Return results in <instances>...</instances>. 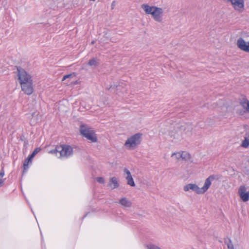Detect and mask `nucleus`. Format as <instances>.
Here are the masks:
<instances>
[{
  "instance_id": "f257e3e1",
  "label": "nucleus",
  "mask_w": 249,
  "mask_h": 249,
  "mask_svg": "<svg viewBox=\"0 0 249 249\" xmlns=\"http://www.w3.org/2000/svg\"><path fill=\"white\" fill-rule=\"evenodd\" d=\"M141 7L147 14L151 15L155 21L159 22H162L163 11L161 8L150 6L147 4H142Z\"/></svg>"
},
{
  "instance_id": "f03ea898",
  "label": "nucleus",
  "mask_w": 249,
  "mask_h": 249,
  "mask_svg": "<svg viewBox=\"0 0 249 249\" xmlns=\"http://www.w3.org/2000/svg\"><path fill=\"white\" fill-rule=\"evenodd\" d=\"M81 134L88 140L92 142H95L97 138L95 135L93 130L85 125H81L80 128Z\"/></svg>"
},
{
  "instance_id": "7ed1b4c3",
  "label": "nucleus",
  "mask_w": 249,
  "mask_h": 249,
  "mask_svg": "<svg viewBox=\"0 0 249 249\" xmlns=\"http://www.w3.org/2000/svg\"><path fill=\"white\" fill-rule=\"evenodd\" d=\"M58 148L59 158H68L72 154L73 149L70 145H58Z\"/></svg>"
},
{
  "instance_id": "20e7f679",
  "label": "nucleus",
  "mask_w": 249,
  "mask_h": 249,
  "mask_svg": "<svg viewBox=\"0 0 249 249\" xmlns=\"http://www.w3.org/2000/svg\"><path fill=\"white\" fill-rule=\"evenodd\" d=\"M18 76L20 84L32 81L31 75L28 73L23 69L20 67H17Z\"/></svg>"
},
{
  "instance_id": "39448f33",
  "label": "nucleus",
  "mask_w": 249,
  "mask_h": 249,
  "mask_svg": "<svg viewBox=\"0 0 249 249\" xmlns=\"http://www.w3.org/2000/svg\"><path fill=\"white\" fill-rule=\"evenodd\" d=\"M140 140V133H137L128 138L124 145L129 149H133L139 144Z\"/></svg>"
},
{
  "instance_id": "423d86ee",
  "label": "nucleus",
  "mask_w": 249,
  "mask_h": 249,
  "mask_svg": "<svg viewBox=\"0 0 249 249\" xmlns=\"http://www.w3.org/2000/svg\"><path fill=\"white\" fill-rule=\"evenodd\" d=\"M22 90L27 95H30L34 91L33 81L20 84Z\"/></svg>"
},
{
  "instance_id": "0eeeda50",
  "label": "nucleus",
  "mask_w": 249,
  "mask_h": 249,
  "mask_svg": "<svg viewBox=\"0 0 249 249\" xmlns=\"http://www.w3.org/2000/svg\"><path fill=\"white\" fill-rule=\"evenodd\" d=\"M236 44L240 50L249 52V42H246L243 38L240 37L237 40Z\"/></svg>"
},
{
  "instance_id": "6e6552de",
  "label": "nucleus",
  "mask_w": 249,
  "mask_h": 249,
  "mask_svg": "<svg viewBox=\"0 0 249 249\" xmlns=\"http://www.w3.org/2000/svg\"><path fill=\"white\" fill-rule=\"evenodd\" d=\"M247 188L245 186H241L238 190V194L241 199L246 202L249 200V192H247Z\"/></svg>"
},
{
  "instance_id": "1a4fd4ad",
  "label": "nucleus",
  "mask_w": 249,
  "mask_h": 249,
  "mask_svg": "<svg viewBox=\"0 0 249 249\" xmlns=\"http://www.w3.org/2000/svg\"><path fill=\"white\" fill-rule=\"evenodd\" d=\"M192 190L198 194H202L201 188L199 187L196 184L189 183L184 186V190L186 192L189 190Z\"/></svg>"
},
{
  "instance_id": "9d476101",
  "label": "nucleus",
  "mask_w": 249,
  "mask_h": 249,
  "mask_svg": "<svg viewBox=\"0 0 249 249\" xmlns=\"http://www.w3.org/2000/svg\"><path fill=\"white\" fill-rule=\"evenodd\" d=\"M215 179V176L214 175H211L209 176L206 180L204 183V186L201 188L202 194L206 192L210 187L211 182L212 180Z\"/></svg>"
},
{
  "instance_id": "9b49d317",
  "label": "nucleus",
  "mask_w": 249,
  "mask_h": 249,
  "mask_svg": "<svg viewBox=\"0 0 249 249\" xmlns=\"http://www.w3.org/2000/svg\"><path fill=\"white\" fill-rule=\"evenodd\" d=\"M230 1L233 5L235 10H239L240 8L244 7V0H226Z\"/></svg>"
},
{
  "instance_id": "f8f14e48",
  "label": "nucleus",
  "mask_w": 249,
  "mask_h": 249,
  "mask_svg": "<svg viewBox=\"0 0 249 249\" xmlns=\"http://www.w3.org/2000/svg\"><path fill=\"white\" fill-rule=\"evenodd\" d=\"M124 175H126L125 178L127 180V184L131 186H135V183L131 175L130 172L127 168L124 169Z\"/></svg>"
},
{
  "instance_id": "ddd939ff",
  "label": "nucleus",
  "mask_w": 249,
  "mask_h": 249,
  "mask_svg": "<svg viewBox=\"0 0 249 249\" xmlns=\"http://www.w3.org/2000/svg\"><path fill=\"white\" fill-rule=\"evenodd\" d=\"M120 204L125 207H130L131 206V202L126 198L124 197L121 199L119 201Z\"/></svg>"
},
{
  "instance_id": "4468645a",
  "label": "nucleus",
  "mask_w": 249,
  "mask_h": 249,
  "mask_svg": "<svg viewBox=\"0 0 249 249\" xmlns=\"http://www.w3.org/2000/svg\"><path fill=\"white\" fill-rule=\"evenodd\" d=\"M245 139L242 141V146L247 148L249 146V130L247 131L246 132Z\"/></svg>"
},
{
  "instance_id": "2eb2a0df",
  "label": "nucleus",
  "mask_w": 249,
  "mask_h": 249,
  "mask_svg": "<svg viewBox=\"0 0 249 249\" xmlns=\"http://www.w3.org/2000/svg\"><path fill=\"white\" fill-rule=\"evenodd\" d=\"M109 185L111 187L112 189L116 188L119 186V183L115 177H112L110 179Z\"/></svg>"
},
{
  "instance_id": "dca6fc26",
  "label": "nucleus",
  "mask_w": 249,
  "mask_h": 249,
  "mask_svg": "<svg viewBox=\"0 0 249 249\" xmlns=\"http://www.w3.org/2000/svg\"><path fill=\"white\" fill-rule=\"evenodd\" d=\"M241 106L247 112H249V101L245 98H243L240 102Z\"/></svg>"
},
{
  "instance_id": "f3484780",
  "label": "nucleus",
  "mask_w": 249,
  "mask_h": 249,
  "mask_svg": "<svg viewBox=\"0 0 249 249\" xmlns=\"http://www.w3.org/2000/svg\"><path fill=\"white\" fill-rule=\"evenodd\" d=\"M88 64L90 66L97 67L99 65V60L96 58H92L89 61Z\"/></svg>"
},
{
  "instance_id": "a211bd4d",
  "label": "nucleus",
  "mask_w": 249,
  "mask_h": 249,
  "mask_svg": "<svg viewBox=\"0 0 249 249\" xmlns=\"http://www.w3.org/2000/svg\"><path fill=\"white\" fill-rule=\"evenodd\" d=\"M31 162H32V160H31L28 158L24 160V163H23V167H24V170H26L28 169V165Z\"/></svg>"
},
{
  "instance_id": "6ab92c4d",
  "label": "nucleus",
  "mask_w": 249,
  "mask_h": 249,
  "mask_svg": "<svg viewBox=\"0 0 249 249\" xmlns=\"http://www.w3.org/2000/svg\"><path fill=\"white\" fill-rule=\"evenodd\" d=\"M225 242L227 244L228 249H234L233 245L231 239H228V241L226 240Z\"/></svg>"
},
{
  "instance_id": "aec40b11",
  "label": "nucleus",
  "mask_w": 249,
  "mask_h": 249,
  "mask_svg": "<svg viewBox=\"0 0 249 249\" xmlns=\"http://www.w3.org/2000/svg\"><path fill=\"white\" fill-rule=\"evenodd\" d=\"M181 159L182 160H187L190 158V154L186 152H182L181 153Z\"/></svg>"
},
{
  "instance_id": "412c9836",
  "label": "nucleus",
  "mask_w": 249,
  "mask_h": 249,
  "mask_svg": "<svg viewBox=\"0 0 249 249\" xmlns=\"http://www.w3.org/2000/svg\"><path fill=\"white\" fill-rule=\"evenodd\" d=\"M146 249H161L159 247L154 245H144V246Z\"/></svg>"
},
{
  "instance_id": "4be33fe9",
  "label": "nucleus",
  "mask_w": 249,
  "mask_h": 249,
  "mask_svg": "<svg viewBox=\"0 0 249 249\" xmlns=\"http://www.w3.org/2000/svg\"><path fill=\"white\" fill-rule=\"evenodd\" d=\"M171 157L173 158H175L177 160H179L181 159V153H174L172 154Z\"/></svg>"
},
{
  "instance_id": "5701e85b",
  "label": "nucleus",
  "mask_w": 249,
  "mask_h": 249,
  "mask_svg": "<svg viewBox=\"0 0 249 249\" xmlns=\"http://www.w3.org/2000/svg\"><path fill=\"white\" fill-rule=\"evenodd\" d=\"M58 149V145H57L56 146V147L54 149H52L51 151H50L49 153L55 154L56 156L58 157V156H59Z\"/></svg>"
},
{
  "instance_id": "b1692460",
  "label": "nucleus",
  "mask_w": 249,
  "mask_h": 249,
  "mask_svg": "<svg viewBox=\"0 0 249 249\" xmlns=\"http://www.w3.org/2000/svg\"><path fill=\"white\" fill-rule=\"evenodd\" d=\"M38 150L37 148H36L34 151L33 152L32 154H31L29 157L28 158H29L31 160H32V159L34 157V156L37 153Z\"/></svg>"
},
{
  "instance_id": "393cba45",
  "label": "nucleus",
  "mask_w": 249,
  "mask_h": 249,
  "mask_svg": "<svg viewBox=\"0 0 249 249\" xmlns=\"http://www.w3.org/2000/svg\"><path fill=\"white\" fill-rule=\"evenodd\" d=\"M4 176V171L3 169H1L0 172V178H2ZM3 182V181L0 180V185L2 184Z\"/></svg>"
},
{
  "instance_id": "a878e982",
  "label": "nucleus",
  "mask_w": 249,
  "mask_h": 249,
  "mask_svg": "<svg viewBox=\"0 0 249 249\" xmlns=\"http://www.w3.org/2000/svg\"><path fill=\"white\" fill-rule=\"evenodd\" d=\"M96 180L99 183H104L105 182L104 178L102 177L97 178Z\"/></svg>"
},
{
  "instance_id": "bb28decb",
  "label": "nucleus",
  "mask_w": 249,
  "mask_h": 249,
  "mask_svg": "<svg viewBox=\"0 0 249 249\" xmlns=\"http://www.w3.org/2000/svg\"><path fill=\"white\" fill-rule=\"evenodd\" d=\"M72 77V74H67L63 76L62 80L64 81L67 78H69Z\"/></svg>"
},
{
  "instance_id": "cd10ccee",
  "label": "nucleus",
  "mask_w": 249,
  "mask_h": 249,
  "mask_svg": "<svg viewBox=\"0 0 249 249\" xmlns=\"http://www.w3.org/2000/svg\"><path fill=\"white\" fill-rule=\"evenodd\" d=\"M115 1H113V2H112V4H111V6H114V5H115Z\"/></svg>"
}]
</instances>
